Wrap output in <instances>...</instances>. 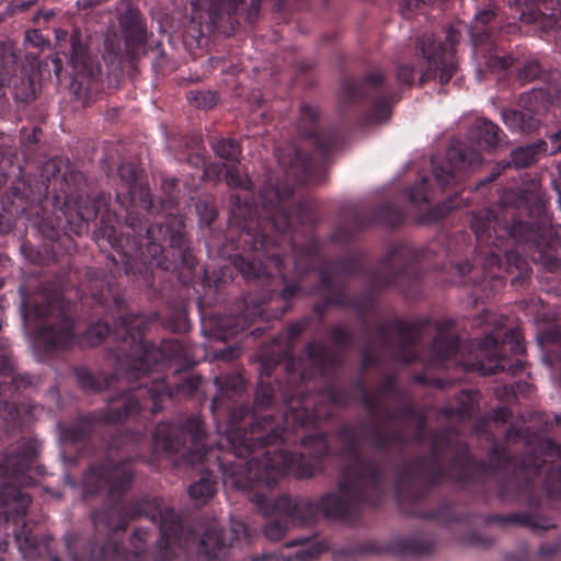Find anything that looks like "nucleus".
<instances>
[{
	"instance_id": "nucleus-1",
	"label": "nucleus",
	"mask_w": 561,
	"mask_h": 561,
	"mask_svg": "<svg viewBox=\"0 0 561 561\" xmlns=\"http://www.w3.org/2000/svg\"><path fill=\"white\" fill-rule=\"evenodd\" d=\"M214 382L218 392L210 408L216 420L227 422L228 450L208 443L205 423L195 414L178 423H159L152 436L157 449L178 456L185 465L205 466L188 488L193 500L206 504L213 499L217 491L215 471L221 473L226 486L248 491L262 482L272 485L286 474L311 478L322 469L331 451L324 433L302 436L299 442L272 412L256 408L255 402L250 408L244 402L248 382L242 370L222 373Z\"/></svg>"
},
{
	"instance_id": "nucleus-2",
	"label": "nucleus",
	"mask_w": 561,
	"mask_h": 561,
	"mask_svg": "<svg viewBox=\"0 0 561 561\" xmlns=\"http://www.w3.org/2000/svg\"><path fill=\"white\" fill-rule=\"evenodd\" d=\"M164 388L156 380L151 388L140 387L128 396L108 399L105 408L58 424L60 440L77 448L79 457L91 459L82 477L84 500L103 494L100 507L91 512L99 537L91 549L92 561H142L149 538L147 529H134L130 552L118 540L130 522L140 517H147L159 527L157 561H174L178 556L184 531L181 516L167 507L159 496L125 501L135 479L134 462L131 458L119 457L121 432L110 427L129 417L148 420L158 414L168 396Z\"/></svg>"
},
{
	"instance_id": "nucleus-3",
	"label": "nucleus",
	"mask_w": 561,
	"mask_h": 561,
	"mask_svg": "<svg viewBox=\"0 0 561 561\" xmlns=\"http://www.w3.org/2000/svg\"><path fill=\"white\" fill-rule=\"evenodd\" d=\"M311 322L312 318L305 316L273 337L272 348L277 359L262 362L254 398L256 408L268 411L279 397L284 426L299 442L302 436L318 433L328 436L325 431L320 430V423L332 419L336 408H345L351 401L346 388H339L327 378L328 373L342 363L339 352L354 344V334L344 325L335 324L329 330L335 350H330L321 341L307 343L305 358L299 363L304 367L297 368L296 340Z\"/></svg>"
},
{
	"instance_id": "nucleus-4",
	"label": "nucleus",
	"mask_w": 561,
	"mask_h": 561,
	"mask_svg": "<svg viewBox=\"0 0 561 561\" xmlns=\"http://www.w3.org/2000/svg\"><path fill=\"white\" fill-rule=\"evenodd\" d=\"M359 430L370 447L386 455L401 454L410 443L409 436L400 427L385 428L375 422H362L359 427L344 423L335 433L341 442L337 455L347 460L341 467L337 492H329L319 501L286 494L272 499L267 492L279 479L272 485L262 482L254 490H249L253 492L251 501L257 510L272 517L264 527L266 538L279 541L289 525L310 526L320 516L348 523L359 517L364 506L376 507L380 504L386 471L376 459L363 454Z\"/></svg>"
},
{
	"instance_id": "nucleus-5",
	"label": "nucleus",
	"mask_w": 561,
	"mask_h": 561,
	"mask_svg": "<svg viewBox=\"0 0 561 561\" xmlns=\"http://www.w3.org/2000/svg\"><path fill=\"white\" fill-rule=\"evenodd\" d=\"M71 170L78 172L70 163ZM80 173V171H79ZM140 169L133 162H124L117 169L121 180L116 188V203L126 209L125 229L118 231L114 222L116 213H111L110 194L99 193L94 196L85 185L82 187L84 198L91 201L101 195L106 196V205H102L100 225L94 232L95 242L100 248L111 247L115 254L111 255L110 272L114 278L124 273L131 277L138 286L150 287L153 284V267L163 271L180 270L183 282L192 278L197 266V260L190 247L183 217L168 214L163 221L149 224L148 219L134 208H141L153 214L159 210L154 205L150 188L139 182Z\"/></svg>"
},
{
	"instance_id": "nucleus-6",
	"label": "nucleus",
	"mask_w": 561,
	"mask_h": 561,
	"mask_svg": "<svg viewBox=\"0 0 561 561\" xmlns=\"http://www.w3.org/2000/svg\"><path fill=\"white\" fill-rule=\"evenodd\" d=\"M290 221L279 232L268 256V268L259 293L238 299L228 313L211 320L210 335L227 341L249 329L256 321L280 319L291 307L290 301L302 291V282L311 272L325 265L333 272L336 284L346 283L353 276L367 275L365 256L360 253L334 260L323 254V242L314 232L316 216L304 201L291 199Z\"/></svg>"
},
{
	"instance_id": "nucleus-7",
	"label": "nucleus",
	"mask_w": 561,
	"mask_h": 561,
	"mask_svg": "<svg viewBox=\"0 0 561 561\" xmlns=\"http://www.w3.org/2000/svg\"><path fill=\"white\" fill-rule=\"evenodd\" d=\"M508 12L489 1L478 7L469 26L473 57L480 71L497 73L516 68L522 83L540 80L543 85L519 94L516 108H502L501 118L512 133H538L552 107L561 99V75L542 69L536 59L519 62L512 55H504V41L520 32L517 23L534 25L553 37L561 48V5L559 0H503Z\"/></svg>"
},
{
	"instance_id": "nucleus-8",
	"label": "nucleus",
	"mask_w": 561,
	"mask_h": 561,
	"mask_svg": "<svg viewBox=\"0 0 561 561\" xmlns=\"http://www.w3.org/2000/svg\"><path fill=\"white\" fill-rule=\"evenodd\" d=\"M530 422L536 431L513 424L508 427L506 446L495 444L488 454L485 462L493 473L479 480V495L484 501L497 497L525 505L528 511L478 515V524L484 527L522 526L538 536L557 527L539 508L545 500L561 499V446L546 436L554 425L561 426V415L534 412Z\"/></svg>"
},
{
	"instance_id": "nucleus-9",
	"label": "nucleus",
	"mask_w": 561,
	"mask_h": 561,
	"mask_svg": "<svg viewBox=\"0 0 561 561\" xmlns=\"http://www.w3.org/2000/svg\"><path fill=\"white\" fill-rule=\"evenodd\" d=\"M379 415L390 421L415 423L416 431L411 440L415 444L427 443L430 447L427 455L408 459L398 468L396 499L403 513L435 520L445 527L462 525L465 531L458 538L462 545L491 547L495 539L473 529L478 525L477 514H460L458 506L453 503H444L435 510L423 507V501L431 491L444 481H453L479 494V480L493 473L486 462L473 457L468 445L457 440L448 430L427 431L425 415L411 402L400 405L394 412L383 409Z\"/></svg>"
},
{
	"instance_id": "nucleus-10",
	"label": "nucleus",
	"mask_w": 561,
	"mask_h": 561,
	"mask_svg": "<svg viewBox=\"0 0 561 561\" xmlns=\"http://www.w3.org/2000/svg\"><path fill=\"white\" fill-rule=\"evenodd\" d=\"M470 228L477 240L476 267L468 261L456 263L454 268L459 284L482 286L489 282L491 289L505 285L502 271H517L522 279L528 276V255L539 261L548 272H557L561 260L546 252L553 247L549 240L550 220L543 201L533 192L508 193L496 208L472 213Z\"/></svg>"
},
{
	"instance_id": "nucleus-11",
	"label": "nucleus",
	"mask_w": 561,
	"mask_h": 561,
	"mask_svg": "<svg viewBox=\"0 0 561 561\" xmlns=\"http://www.w3.org/2000/svg\"><path fill=\"white\" fill-rule=\"evenodd\" d=\"M226 182L230 188L239 190L230 196L229 226L221 236H213V224L217 210L207 199L195 204L198 221L208 248H219L227 253L233 267L249 283L248 294L256 295L267 273L268 256L276 244L279 232L290 221L289 207L295 195L291 185L275 186L271 183L260 192V207L254 201V184L238 167L226 170Z\"/></svg>"
},
{
	"instance_id": "nucleus-12",
	"label": "nucleus",
	"mask_w": 561,
	"mask_h": 561,
	"mask_svg": "<svg viewBox=\"0 0 561 561\" xmlns=\"http://www.w3.org/2000/svg\"><path fill=\"white\" fill-rule=\"evenodd\" d=\"M85 185L81 173L70 169L69 160L54 157L43 163L38 173L14 181L1 197L0 233L15 227L14 216L21 215L49 239L58 237L50 215L59 208L65 191L78 192Z\"/></svg>"
},
{
	"instance_id": "nucleus-13",
	"label": "nucleus",
	"mask_w": 561,
	"mask_h": 561,
	"mask_svg": "<svg viewBox=\"0 0 561 561\" xmlns=\"http://www.w3.org/2000/svg\"><path fill=\"white\" fill-rule=\"evenodd\" d=\"M131 320L124 318L116 332L117 336L122 337L123 345L119 348L118 359L115 362V371L113 374L95 373L85 366L73 368V375L80 389L85 392L98 393L115 388L118 385H126V389L113 396V398H121L122 396H128L140 387L151 388L157 380L165 387L164 391L168 392L165 401L176 397L193 396L201 385V377L185 375L174 382L167 380L165 369H156L150 365V358H154L159 351L150 353V350L147 348L148 346L139 340V331L130 335L128 323L130 324Z\"/></svg>"
},
{
	"instance_id": "nucleus-14",
	"label": "nucleus",
	"mask_w": 561,
	"mask_h": 561,
	"mask_svg": "<svg viewBox=\"0 0 561 561\" xmlns=\"http://www.w3.org/2000/svg\"><path fill=\"white\" fill-rule=\"evenodd\" d=\"M39 443L36 438H21L7 447L0 456V524L12 522L14 539L24 553L38 551L37 538L24 520L32 497L24 488L36 483V457Z\"/></svg>"
},
{
	"instance_id": "nucleus-15",
	"label": "nucleus",
	"mask_w": 561,
	"mask_h": 561,
	"mask_svg": "<svg viewBox=\"0 0 561 561\" xmlns=\"http://www.w3.org/2000/svg\"><path fill=\"white\" fill-rule=\"evenodd\" d=\"M454 321L449 319L432 320L420 318L408 322L396 317L386 323H379L374 328V333L379 340L382 351H389L391 357L402 364H411L421 359L417 351L426 329L432 328L435 336L430 347L428 367H443L448 359L455 357L460 347V340L450 335L449 331Z\"/></svg>"
},
{
	"instance_id": "nucleus-16",
	"label": "nucleus",
	"mask_w": 561,
	"mask_h": 561,
	"mask_svg": "<svg viewBox=\"0 0 561 561\" xmlns=\"http://www.w3.org/2000/svg\"><path fill=\"white\" fill-rule=\"evenodd\" d=\"M124 318L133 319L130 324L128 323V327H130V335H134L139 331V340L142 344L148 346L147 348L150 350V353L159 351V354L154 355V358H150V365L153 368L167 369L174 366V375H179L181 373L188 371L196 365L193 346L185 339H165L159 346L145 339L146 332L150 325L159 320V316L156 312L150 316L131 312L122 313L115 320L113 328L107 321L99 320L88 325V328L79 335L78 343L84 347H93L100 345L107 336H113L117 342V346L114 350L115 362H117L123 340L117 336L116 332Z\"/></svg>"
},
{
	"instance_id": "nucleus-17",
	"label": "nucleus",
	"mask_w": 561,
	"mask_h": 561,
	"mask_svg": "<svg viewBox=\"0 0 561 561\" xmlns=\"http://www.w3.org/2000/svg\"><path fill=\"white\" fill-rule=\"evenodd\" d=\"M432 249H414L407 243H399L389 249L374 270L366 275L369 287L365 293L350 296L346 283L337 284L341 308L352 309L358 320L367 328V317L376 304L375 294L379 289L399 287L403 279L415 282L419 278L420 265L428 260Z\"/></svg>"
},
{
	"instance_id": "nucleus-18",
	"label": "nucleus",
	"mask_w": 561,
	"mask_h": 561,
	"mask_svg": "<svg viewBox=\"0 0 561 561\" xmlns=\"http://www.w3.org/2000/svg\"><path fill=\"white\" fill-rule=\"evenodd\" d=\"M83 190L65 191L59 208L50 215L54 218V227L58 229V237L49 239L45 237L43 249L35 248L30 242L21 244V252L30 262L37 265H49L51 262L59 261L64 254H71L75 251V242L69 233L81 236L88 231L89 222L94 220L102 205H106V196L91 201L89 196L85 199Z\"/></svg>"
},
{
	"instance_id": "nucleus-19",
	"label": "nucleus",
	"mask_w": 561,
	"mask_h": 561,
	"mask_svg": "<svg viewBox=\"0 0 561 561\" xmlns=\"http://www.w3.org/2000/svg\"><path fill=\"white\" fill-rule=\"evenodd\" d=\"M64 282L58 280L50 294L31 306L24 305L23 317H34V347L44 355L70 347L76 341L75 312L76 305L65 299Z\"/></svg>"
},
{
	"instance_id": "nucleus-20",
	"label": "nucleus",
	"mask_w": 561,
	"mask_h": 561,
	"mask_svg": "<svg viewBox=\"0 0 561 561\" xmlns=\"http://www.w3.org/2000/svg\"><path fill=\"white\" fill-rule=\"evenodd\" d=\"M415 70L411 65L396 66V83L393 85L380 69L367 72L363 79L345 78L341 83L340 102L342 106L366 102L369 105V119L386 122L391 115V106L400 100L401 88H410L414 83Z\"/></svg>"
},
{
	"instance_id": "nucleus-21",
	"label": "nucleus",
	"mask_w": 561,
	"mask_h": 561,
	"mask_svg": "<svg viewBox=\"0 0 561 561\" xmlns=\"http://www.w3.org/2000/svg\"><path fill=\"white\" fill-rule=\"evenodd\" d=\"M319 110L310 104L300 106L296 128L300 138L307 139L312 146V152H306L297 146L289 147L290 157L286 160L279 157V162L296 170L298 182L309 183L318 180L319 173L324 169L329 153L337 148L342 141L335 128L318 129Z\"/></svg>"
},
{
	"instance_id": "nucleus-22",
	"label": "nucleus",
	"mask_w": 561,
	"mask_h": 561,
	"mask_svg": "<svg viewBox=\"0 0 561 561\" xmlns=\"http://www.w3.org/2000/svg\"><path fill=\"white\" fill-rule=\"evenodd\" d=\"M505 322L504 317L494 320L493 330L479 342L474 359L465 364L467 370L483 376L506 371L512 377L524 371L526 350L522 332L518 328L505 329Z\"/></svg>"
},
{
	"instance_id": "nucleus-23",
	"label": "nucleus",
	"mask_w": 561,
	"mask_h": 561,
	"mask_svg": "<svg viewBox=\"0 0 561 561\" xmlns=\"http://www.w3.org/2000/svg\"><path fill=\"white\" fill-rule=\"evenodd\" d=\"M461 32L454 25L442 27L438 33L424 32L416 43V53L426 66L420 76V85L437 76L442 85L447 84L458 70L456 46Z\"/></svg>"
},
{
	"instance_id": "nucleus-24",
	"label": "nucleus",
	"mask_w": 561,
	"mask_h": 561,
	"mask_svg": "<svg viewBox=\"0 0 561 561\" xmlns=\"http://www.w3.org/2000/svg\"><path fill=\"white\" fill-rule=\"evenodd\" d=\"M73 73L71 88L76 99L84 105L94 101L104 90V78L101 64L92 56L87 32L75 27L69 36V49L65 53Z\"/></svg>"
},
{
	"instance_id": "nucleus-25",
	"label": "nucleus",
	"mask_w": 561,
	"mask_h": 561,
	"mask_svg": "<svg viewBox=\"0 0 561 561\" xmlns=\"http://www.w3.org/2000/svg\"><path fill=\"white\" fill-rule=\"evenodd\" d=\"M404 220L403 211L390 202L381 203L373 209L360 204H350L341 211V221L333 229L330 241L339 244L351 242L356 236L375 226L397 227Z\"/></svg>"
},
{
	"instance_id": "nucleus-26",
	"label": "nucleus",
	"mask_w": 561,
	"mask_h": 561,
	"mask_svg": "<svg viewBox=\"0 0 561 561\" xmlns=\"http://www.w3.org/2000/svg\"><path fill=\"white\" fill-rule=\"evenodd\" d=\"M437 540L433 536L412 535L407 537H398L386 545H381L375 540L340 549L334 552V561H355V554H382L393 553L398 556L425 557L435 551Z\"/></svg>"
},
{
	"instance_id": "nucleus-27",
	"label": "nucleus",
	"mask_w": 561,
	"mask_h": 561,
	"mask_svg": "<svg viewBox=\"0 0 561 561\" xmlns=\"http://www.w3.org/2000/svg\"><path fill=\"white\" fill-rule=\"evenodd\" d=\"M19 56L8 43L0 42V87L12 89L14 99L21 103H31L37 98L38 88L34 78L26 71L19 70Z\"/></svg>"
},
{
	"instance_id": "nucleus-28",
	"label": "nucleus",
	"mask_w": 561,
	"mask_h": 561,
	"mask_svg": "<svg viewBox=\"0 0 561 561\" xmlns=\"http://www.w3.org/2000/svg\"><path fill=\"white\" fill-rule=\"evenodd\" d=\"M482 163V156L470 147H450L446 153V165L432 161V172L436 184L442 191L455 186L460 173Z\"/></svg>"
},
{
	"instance_id": "nucleus-29",
	"label": "nucleus",
	"mask_w": 561,
	"mask_h": 561,
	"mask_svg": "<svg viewBox=\"0 0 561 561\" xmlns=\"http://www.w3.org/2000/svg\"><path fill=\"white\" fill-rule=\"evenodd\" d=\"M545 141H539L529 146L519 147L511 152L510 160H501L496 162L488 176L479 180L476 185L477 190L483 188L495 181L507 169L515 167L516 169L527 168L538 160V154L546 148Z\"/></svg>"
},
{
	"instance_id": "nucleus-30",
	"label": "nucleus",
	"mask_w": 561,
	"mask_h": 561,
	"mask_svg": "<svg viewBox=\"0 0 561 561\" xmlns=\"http://www.w3.org/2000/svg\"><path fill=\"white\" fill-rule=\"evenodd\" d=\"M307 294L321 298L312 306V311L320 321L325 318L330 307H340L342 302L339 297L337 284L333 279V272L325 265L320 267L317 280L308 288Z\"/></svg>"
},
{
	"instance_id": "nucleus-31",
	"label": "nucleus",
	"mask_w": 561,
	"mask_h": 561,
	"mask_svg": "<svg viewBox=\"0 0 561 561\" xmlns=\"http://www.w3.org/2000/svg\"><path fill=\"white\" fill-rule=\"evenodd\" d=\"M32 386L27 374L16 375L11 381L0 382V416L5 421H15L20 415L21 397Z\"/></svg>"
},
{
	"instance_id": "nucleus-32",
	"label": "nucleus",
	"mask_w": 561,
	"mask_h": 561,
	"mask_svg": "<svg viewBox=\"0 0 561 561\" xmlns=\"http://www.w3.org/2000/svg\"><path fill=\"white\" fill-rule=\"evenodd\" d=\"M118 22L129 49H136L146 44V19L138 8L127 7L121 13Z\"/></svg>"
},
{
	"instance_id": "nucleus-33",
	"label": "nucleus",
	"mask_w": 561,
	"mask_h": 561,
	"mask_svg": "<svg viewBox=\"0 0 561 561\" xmlns=\"http://www.w3.org/2000/svg\"><path fill=\"white\" fill-rule=\"evenodd\" d=\"M91 305L94 310V314H106L108 310L113 308L116 311H123L125 301L122 296L121 287L116 282L111 279L106 280L105 286L102 280V286L91 288Z\"/></svg>"
},
{
	"instance_id": "nucleus-34",
	"label": "nucleus",
	"mask_w": 561,
	"mask_h": 561,
	"mask_svg": "<svg viewBox=\"0 0 561 561\" xmlns=\"http://www.w3.org/2000/svg\"><path fill=\"white\" fill-rule=\"evenodd\" d=\"M507 136L501 127L486 117H479L470 129V139L486 151L496 149Z\"/></svg>"
},
{
	"instance_id": "nucleus-35",
	"label": "nucleus",
	"mask_w": 561,
	"mask_h": 561,
	"mask_svg": "<svg viewBox=\"0 0 561 561\" xmlns=\"http://www.w3.org/2000/svg\"><path fill=\"white\" fill-rule=\"evenodd\" d=\"M231 547L232 541L228 539L227 533L215 524L206 528L199 542V551L208 559L225 558Z\"/></svg>"
},
{
	"instance_id": "nucleus-36",
	"label": "nucleus",
	"mask_w": 561,
	"mask_h": 561,
	"mask_svg": "<svg viewBox=\"0 0 561 561\" xmlns=\"http://www.w3.org/2000/svg\"><path fill=\"white\" fill-rule=\"evenodd\" d=\"M206 282L208 285L207 295H213L211 300L214 305L226 304L228 296L234 290L233 268L222 266L214 272L213 277H207Z\"/></svg>"
},
{
	"instance_id": "nucleus-37",
	"label": "nucleus",
	"mask_w": 561,
	"mask_h": 561,
	"mask_svg": "<svg viewBox=\"0 0 561 561\" xmlns=\"http://www.w3.org/2000/svg\"><path fill=\"white\" fill-rule=\"evenodd\" d=\"M477 403L476 391L463 389L455 397V402L443 408L446 416H457L459 419L470 417Z\"/></svg>"
},
{
	"instance_id": "nucleus-38",
	"label": "nucleus",
	"mask_w": 561,
	"mask_h": 561,
	"mask_svg": "<svg viewBox=\"0 0 561 561\" xmlns=\"http://www.w3.org/2000/svg\"><path fill=\"white\" fill-rule=\"evenodd\" d=\"M210 146L218 158L228 162H238L242 152L240 142L232 138H215Z\"/></svg>"
},
{
	"instance_id": "nucleus-39",
	"label": "nucleus",
	"mask_w": 561,
	"mask_h": 561,
	"mask_svg": "<svg viewBox=\"0 0 561 561\" xmlns=\"http://www.w3.org/2000/svg\"><path fill=\"white\" fill-rule=\"evenodd\" d=\"M307 541H308V538H299V539L291 540L286 545V547L304 546L301 549H299L296 552V554H295L296 560L313 561L329 548L327 541L318 540V541L311 542L309 545H306Z\"/></svg>"
},
{
	"instance_id": "nucleus-40",
	"label": "nucleus",
	"mask_w": 561,
	"mask_h": 561,
	"mask_svg": "<svg viewBox=\"0 0 561 561\" xmlns=\"http://www.w3.org/2000/svg\"><path fill=\"white\" fill-rule=\"evenodd\" d=\"M534 386L527 381L518 380L514 381L511 385H504L502 387H497L495 390L496 397L506 402H511L518 394L524 397H529L533 392Z\"/></svg>"
},
{
	"instance_id": "nucleus-41",
	"label": "nucleus",
	"mask_w": 561,
	"mask_h": 561,
	"mask_svg": "<svg viewBox=\"0 0 561 561\" xmlns=\"http://www.w3.org/2000/svg\"><path fill=\"white\" fill-rule=\"evenodd\" d=\"M352 387L360 394L359 402L369 415L375 419L379 410V399L373 396L362 377L352 381Z\"/></svg>"
},
{
	"instance_id": "nucleus-42",
	"label": "nucleus",
	"mask_w": 561,
	"mask_h": 561,
	"mask_svg": "<svg viewBox=\"0 0 561 561\" xmlns=\"http://www.w3.org/2000/svg\"><path fill=\"white\" fill-rule=\"evenodd\" d=\"M407 196L414 205H427L433 198L430 192V181L426 176H423L420 181L405 190Z\"/></svg>"
},
{
	"instance_id": "nucleus-43",
	"label": "nucleus",
	"mask_w": 561,
	"mask_h": 561,
	"mask_svg": "<svg viewBox=\"0 0 561 561\" xmlns=\"http://www.w3.org/2000/svg\"><path fill=\"white\" fill-rule=\"evenodd\" d=\"M163 327L172 332L185 333L191 329L187 313L183 308H176L163 320Z\"/></svg>"
},
{
	"instance_id": "nucleus-44",
	"label": "nucleus",
	"mask_w": 561,
	"mask_h": 561,
	"mask_svg": "<svg viewBox=\"0 0 561 561\" xmlns=\"http://www.w3.org/2000/svg\"><path fill=\"white\" fill-rule=\"evenodd\" d=\"M458 206L456 198H448L436 206L432 207L426 214L423 215L421 221L424 224H431L438 221L439 219L447 216L451 209Z\"/></svg>"
},
{
	"instance_id": "nucleus-45",
	"label": "nucleus",
	"mask_w": 561,
	"mask_h": 561,
	"mask_svg": "<svg viewBox=\"0 0 561 561\" xmlns=\"http://www.w3.org/2000/svg\"><path fill=\"white\" fill-rule=\"evenodd\" d=\"M178 186H179V181L174 178L165 179L162 181L161 188L165 195V197L161 201L160 208L162 210H170L176 205V203H178V201H176Z\"/></svg>"
},
{
	"instance_id": "nucleus-46",
	"label": "nucleus",
	"mask_w": 561,
	"mask_h": 561,
	"mask_svg": "<svg viewBox=\"0 0 561 561\" xmlns=\"http://www.w3.org/2000/svg\"><path fill=\"white\" fill-rule=\"evenodd\" d=\"M397 394V376L394 374L387 375L381 383L379 385L377 392L374 394L379 399V410L377 416L383 410L381 407V400L387 397H394Z\"/></svg>"
},
{
	"instance_id": "nucleus-47",
	"label": "nucleus",
	"mask_w": 561,
	"mask_h": 561,
	"mask_svg": "<svg viewBox=\"0 0 561 561\" xmlns=\"http://www.w3.org/2000/svg\"><path fill=\"white\" fill-rule=\"evenodd\" d=\"M381 362V355L370 343H366L360 351V369L365 373L368 368L376 367Z\"/></svg>"
},
{
	"instance_id": "nucleus-48",
	"label": "nucleus",
	"mask_w": 561,
	"mask_h": 561,
	"mask_svg": "<svg viewBox=\"0 0 561 561\" xmlns=\"http://www.w3.org/2000/svg\"><path fill=\"white\" fill-rule=\"evenodd\" d=\"M550 337L557 344V350L551 352V365L559 371L561 382V325L550 332Z\"/></svg>"
},
{
	"instance_id": "nucleus-49",
	"label": "nucleus",
	"mask_w": 561,
	"mask_h": 561,
	"mask_svg": "<svg viewBox=\"0 0 561 561\" xmlns=\"http://www.w3.org/2000/svg\"><path fill=\"white\" fill-rule=\"evenodd\" d=\"M217 94L211 91H197L192 93L191 101L202 108H211L217 104Z\"/></svg>"
},
{
	"instance_id": "nucleus-50",
	"label": "nucleus",
	"mask_w": 561,
	"mask_h": 561,
	"mask_svg": "<svg viewBox=\"0 0 561 561\" xmlns=\"http://www.w3.org/2000/svg\"><path fill=\"white\" fill-rule=\"evenodd\" d=\"M248 526L241 520H232L230 528H224V531L227 533L228 539H231L232 541V547L241 539H245L248 537Z\"/></svg>"
},
{
	"instance_id": "nucleus-51",
	"label": "nucleus",
	"mask_w": 561,
	"mask_h": 561,
	"mask_svg": "<svg viewBox=\"0 0 561 561\" xmlns=\"http://www.w3.org/2000/svg\"><path fill=\"white\" fill-rule=\"evenodd\" d=\"M561 553V535L551 543H542L538 548V558L541 560H550Z\"/></svg>"
},
{
	"instance_id": "nucleus-52",
	"label": "nucleus",
	"mask_w": 561,
	"mask_h": 561,
	"mask_svg": "<svg viewBox=\"0 0 561 561\" xmlns=\"http://www.w3.org/2000/svg\"><path fill=\"white\" fill-rule=\"evenodd\" d=\"M25 42L28 45L37 48H44L49 43L39 30H28L25 33Z\"/></svg>"
},
{
	"instance_id": "nucleus-53",
	"label": "nucleus",
	"mask_w": 561,
	"mask_h": 561,
	"mask_svg": "<svg viewBox=\"0 0 561 561\" xmlns=\"http://www.w3.org/2000/svg\"><path fill=\"white\" fill-rule=\"evenodd\" d=\"M513 416V412L506 407H499L493 411V419L495 422L506 423Z\"/></svg>"
},
{
	"instance_id": "nucleus-54",
	"label": "nucleus",
	"mask_w": 561,
	"mask_h": 561,
	"mask_svg": "<svg viewBox=\"0 0 561 561\" xmlns=\"http://www.w3.org/2000/svg\"><path fill=\"white\" fill-rule=\"evenodd\" d=\"M38 0H13L11 3V13H20L26 11L30 7L35 4Z\"/></svg>"
},
{
	"instance_id": "nucleus-55",
	"label": "nucleus",
	"mask_w": 561,
	"mask_h": 561,
	"mask_svg": "<svg viewBox=\"0 0 561 561\" xmlns=\"http://www.w3.org/2000/svg\"><path fill=\"white\" fill-rule=\"evenodd\" d=\"M414 380L422 385H427V383L433 382V383H435L436 387L442 388V389L445 388V383H446V381L440 378L430 379L425 373L415 374Z\"/></svg>"
},
{
	"instance_id": "nucleus-56",
	"label": "nucleus",
	"mask_w": 561,
	"mask_h": 561,
	"mask_svg": "<svg viewBox=\"0 0 561 561\" xmlns=\"http://www.w3.org/2000/svg\"><path fill=\"white\" fill-rule=\"evenodd\" d=\"M107 1L108 0H77L76 4L79 10L88 11V10L96 8Z\"/></svg>"
},
{
	"instance_id": "nucleus-57",
	"label": "nucleus",
	"mask_w": 561,
	"mask_h": 561,
	"mask_svg": "<svg viewBox=\"0 0 561 561\" xmlns=\"http://www.w3.org/2000/svg\"><path fill=\"white\" fill-rule=\"evenodd\" d=\"M237 356H238V350H236L231 346L220 350L216 355L217 358L224 359L227 362L234 359Z\"/></svg>"
},
{
	"instance_id": "nucleus-58",
	"label": "nucleus",
	"mask_w": 561,
	"mask_h": 561,
	"mask_svg": "<svg viewBox=\"0 0 561 561\" xmlns=\"http://www.w3.org/2000/svg\"><path fill=\"white\" fill-rule=\"evenodd\" d=\"M55 16L54 10H38L34 16L33 22L35 24H39L41 20H44V22L50 21Z\"/></svg>"
},
{
	"instance_id": "nucleus-59",
	"label": "nucleus",
	"mask_w": 561,
	"mask_h": 561,
	"mask_svg": "<svg viewBox=\"0 0 561 561\" xmlns=\"http://www.w3.org/2000/svg\"><path fill=\"white\" fill-rule=\"evenodd\" d=\"M224 167H225L224 164H217V163L208 164L204 169V175L208 176V178L219 176L222 173Z\"/></svg>"
},
{
	"instance_id": "nucleus-60",
	"label": "nucleus",
	"mask_w": 561,
	"mask_h": 561,
	"mask_svg": "<svg viewBox=\"0 0 561 561\" xmlns=\"http://www.w3.org/2000/svg\"><path fill=\"white\" fill-rule=\"evenodd\" d=\"M431 0H401V5L404 10L412 11L417 9L421 3L430 2Z\"/></svg>"
},
{
	"instance_id": "nucleus-61",
	"label": "nucleus",
	"mask_w": 561,
	"mask_h": 561,
	"mask_svg": "<svg viewBox=\"0 0 561 561\" xmlns=\"http://www.w3.org/2000/svg\"><path fill=\"white\" fill-rule=\"evenodd\" d=\"M277 556L272 552H266L262 554H255L251 557V561H276Z\"/></svg>"
},
{
	"instance_id": "nucleus-62",
	"label": "nucleus",
	"mask_w": 561,
	"mask_h": 561,
	"mask_svg": "<svg viewBox=\"0 0 561 561\" xmlns=\"http://www.w3.org/2000/svg\"><path fill=\"white\" fill-rule=\"evenodd\" d=\"M506 561H528V557L526 552H522L518 554L511 553L506 556Z\"/></svg>"
},
{
	"instance_id": "nucleus-63",
	"label": "nucleus",
	"mask_w": 561,
	"mask_h": 561,
	"mask_svg": "<svg viewBox=\"0 0 561 561\" xmlns=\"http://www.w3.org/2000/svg\"><path fill=\"white\" fill-rule=\"evenodd\" d=\"M68 32L62 30H56V39L59 46H61V42H67Z\"/></svg>"
},
{
	"instance_id": "nucleus-64",
	"label": "nucleus",
	"mask_w": 561,
	"mask_h": 561,
	"mask_svg": "<svg viewBox=\"0 0 561 561\" xmlns=\"http://www.w3.org/2000/svg\"><path fill=\"white\" fill-rule=\"evenodd\" d=\"M493 318V314H491L488 310H484L482 314L479 316L478 322L481 323H488L491 322V319Z\"/></svg>"
}]
</instances>
